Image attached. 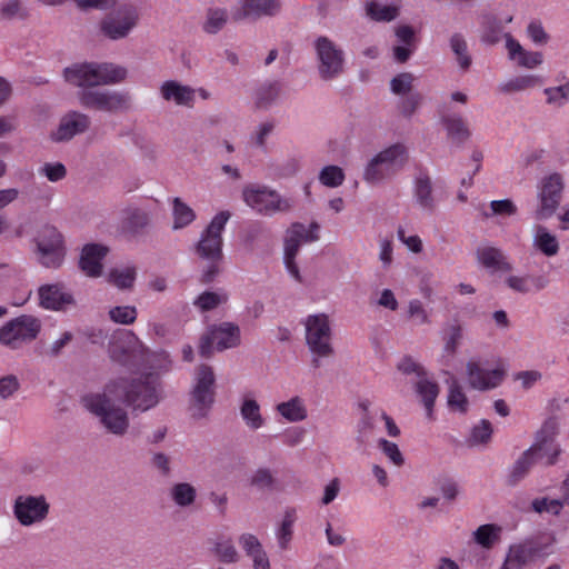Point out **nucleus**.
I'll return each instance as SVG.
<instances>
[{
  "label": "nucleus",
  "instance_id": "obj_1",
  "mask_svg": "<svg viewBox=\"0 0 569 569\" xmlns=\"http://www.w3.org/2000/svg\"><path fill=\"white\" fill-rule=\"evenodd\" d=\"M64 80L82 88L77 94L80 106L106 113H120L130 109L128 91L93 89L99 86L118 84L128 78V69L112 62H77L64 68Z\"/></svg>",
  "mask_w": 569,
  "mask_h": 569
},
{
  "label": "nucleus",
  "instance_id": "obj_2",
  "mask_svg": "<svg viewBox=\"0 0 569 569\" xmlns=\"http://www.w3.org/2000/svg\"><path fill=\"white\" fill-rule=\"evenodd\" d=\"M124 395L123 389L110 380L102 390L83 396L82 405L107 433L123 437L130 428Z\"/></svg>",
  "mask_w": 569,
  "mask_h": 569
},
{
  "label": "nucleus",
  "instance_id": "obj_3",
  "mask_svg": "<svg viewBox=\"0 0 569 569\" xmlns=\"http://www.w3.org/2000/svg\"><path fill=\"white\" fill-rule=\"evenodd\" d=\"M230 217L231 213L227 210L217 213L194 244V253L207 262L200 278L202 283L211 282L220 272L223 258L221 233Z\"/></svg>",
  "mask_w": 569,
  "mask_h": 569
},
{
  "label": "nucleus",
  "instance_id": "obj_4",
  "mask_svg": "<svg viewBox=\"0 0 569 569\" xmlns=\"http://www.w3.org/2000/svg\"><path fill=\"white\" fill-rule=\"evenodd\" d=\"M408 159V149L405 144H391L368 160L362 179L372 186L383 183L396 177L405 168Z\"/></svg>",
  "mask_w": 569,
  "mask_h": 569
},
{
  "label": "nucleus",
  "instance_id": "obj_5",
  "mask_svg": "<svg viewBox=\"0 0 569 569\" xmlns=\"http://www.w3.org/2000/svg\"><path fill=\"white\" fill-rule=\"evenodd\" d=\"M112 381L123 389L126 405L132 410L147 411L160 401V383L153 373L134 379L118 378Z\"/></svg>",
  "mask_w": 569,
  "mask_h": 569
},
{
  "label": "nucleus",
  "instance_id": "obj_6",
  "mask_svg": "<svg viewBox=\"0 0 569 569\" xmlns=\"http://www.w3.org/2000/svg\"><path fill=\"white\" fill-rule=\"evenodd\" d=\"M139 21L138 8L122 3L101 18L98 23L99 34L110 41L123 40L133 32Z\"/></svg>",
  "mask_w": 569,
  "mask_h": 569
},
{
  "label": "nucleus",
  "instance_id": "obj_7",
  "mask_svg": "<svg viewBox=\"0 0 569 569\" xmlns=\"http://www.w3.org/2000/svg\"><path fill=\"white\" fill-rule=\"evenodd\" d=\"M305 328L307 346L317 356L312 359V365L318 368L320 357L328 358L335 353L329 317L326 313L310 315L305 320Z\"/></svg>",
  "mask_w": 569,
  "mask_h": 569
},
{
  "label": "nucleus",
  "instance_id": "obj_8",
  "mask_svg": "<svg viewBox=\"0 0 569 569\" xmlns=\"http://www.w3.org/2000/svg\"><path fill=\"white\" fill-rule=\"evenodd\" d=\"M42 328L40 319L31 315H21L0 327V343L11 350L37 339Z\"/></svg>",
  "mask_w": 569,
  "mask_h": 569
},
{
  "label": "nucleus",
  "instance_id": "obj_9",
  "mask_svg": "<svg viewBox=\"0 0 569 569\" xmlns=\"http://www.w3.org/2000/svg\"><path fill=\"white\" fill-rule=\"evenodd\" d=\"M214 373L211 367L201 365L196 371V385L191 391L189 411L193 419L208 416L214 402Z\"/></svg>",
  "mask_w": 569,
  "mask_h": 569
},
{
  "label": "nucleus",
  "instance_id": "obj_10",
  "mask_svg": "<svg viewBox=\"0 0 569 569\" xmlns=\"http://www.w3.org/2000/svg\"><path fill=\"white\" fill-rule=\"evenodd\" d=\"M559 453V446L552 441L542 440L535 443L516 460L509 473L508 483L515 486L522 480L538 460L546 458V466L555 465Z\"/></svg>",
  "mask_w": 569,
  "mask_h": 569
},
{
  "label": "nucleus",
  "instance_id": "obj_11",
  "mask_svg": "<svg viewBox=\"0 0 569 569\" xmlns=\"http://www.w3.org/2000/svg\"><path fill=\"white\" fill-rule=\"evenodd\" d=\"M242 197L250 208L264 216L289 212L293 207L291 199L283 198L276 190L267 187H246Z\"/></svg>",
  "mask_w": 569,
  "mask_h": 569
},
{
  "label": "nucleus",
  "instance_id": "obj_12",
  "mask_svg": "<svg viewBox=\"0 0 569 569\" xmlns=\"http://www.w3.org/2000/svg\"><path fill=\"white\" fill-rule=\"evenodd\" d=\"M565 181L560 173L553 172L541 179L538 186V206L533 212L537 221H543L553 216L560 206Z\"/></svg>",
  "mask_w": 569,
  "mask_h": 569
},
{
  "label": "nucleus",
  "instance_id": "obj_13",
  "mask_svg": "<svg viewBox=\"0 0 569 569\" xmlns=\"http://www.w3.org/2000/svg\"><path fill=\"white\" fill-rule=\"evenodd\" d=\"M12 513L20 526L32 527L48 519L50 503L44 495H19L13 501Z\"/></svg>",
  "mask_w": 569,
  "mask_h": 569
},
{
  "label": "nucleus",
  "instance_id": "obj_14",
  "mask_svg": "<svg viewBox=\"0 0 569 569\" xmlns=\"http://www.w3.org/2000/svg\"><path fill=\"white\" fill-rule=\"evenodd\" d=\"M315 50L319 61L318 72L322 80H332L343 72L345 53L332 40L323 36L317 38Z\"/></svg>",
  "mask_w": 569,
  "mask_h": 569
},
{
  "label": "nucleus",
  "instance_id": "obj_15",
  "mask_svg": "<svg viewBox=\"0 0 569 569\" xmlns=\"http://www.w3.org/2000/svg\"><path fill=\"white\" fill-rule=\"evenodd\" d=\"M39 262L47 268L61 266L66 250L62 234L52 226H44L36 238Z\"/></svg>",
  "mask_w": 569,
  "mask_h": 569
},
{
  "label": "nucleus",
  "instance_id": "obj_16",
  "mask_svg": "<svg viewBox=\"0 0 569 569\" xmlns=\"http://www.w3.org/2000/svg\"><path fill=\"white\" fill-rule=\"evenodd\" d=\"M219 351L234 348L240 345V328L232 322H222L211 327L209 332L201 337L199 345V353L203 358L212 355V345Z\"/></svg>",
  "mask_w": 569,
  "mask_h": 569
},
{
  "label": "nucleus",
  "instance_id": "obj_17",
  "mask_svg": "<svg viewBox=\"0 0 569 569\" xmlns=\"http://www.w3.org/2000/svg\"><path fill=\"white\" fill-rule=\"evenodd\" d=\"M91 119L88 114L80 111H69L60 120L59 126L54 132H52V140L69 141L78 134H82L90 129Z\"/></svg>",
  "mask_w": 569,
  "mask_h": 569
},
{
  "label": "nucleus",
  "instance_id": "obj_18",
  "mask_svg": "<svg viewBox=\"0 0 569 569\" xmlns=\"http://www.w3.org/2000/svg\"><path fill=\"white\" fill-rule=\"evenodd\" d=\"M466 371L469 387L480 391L493 389L503 380L502 370H485L476 361H468Z\"/></svg>",
  "mask_w": 569,
  "mask_h": 569
},
{
  "label": "nucleus",
  "instance_id": "obj_19",
  "mask_svg": "<svg viewBox=\"0 0 569 569\" xmlns=\"http://www.w3.org/2000/svg\"><path fill=\"white\" fill-rule=\"evenodd\" d=\"M159 91L166 102H172L177 107L188 109L194 107L197 89L188 84H183L177 80H167L162 82Z\"/></svg>",
  "mask_w": 569,
  "mask_h": 569
},
{
  "label": "nucleus",
  "instance_id": "obj_20",
  "mask_svg": "<svg viewBox=\"0 0 569 569\" xmlns=\"http://www.w3.org/2000/svg\"><path fill=\"white\" fill-rule=\"evenodd\" d=\"M109 248L99 243H88L82 248L79 267L81 271L91 278L102 274V260L108 254Z\"/></svg>",
  "mask_w": 569,
  "mask_h": 569
},
{
  "label": "nucleus",
  "instance_id": "obj_21",
  "mask_svg": "<svg viewBox=\"0 0 569 569\" xmlns=\"http://www.w3.org/2000/svg\"><path fill=\"white\" fill-rule=\"evenodd\" d=\"M136 342L137 337L131 331H120L114 333L108 346V352L111 360L122 366H129Z\"/></svg>",
  "mask_w": 569,
  "mask_h": 569
},
{
  "label": "nucleus",
  "instance_id": "obj_22",
  "mask_svg": "<svg viewBox=\"0 0 569 569\" xmlns=\"http://www.w3.org/2000/svg\"><path fill=\"white\" fill-rule=\"evenodd\" d=\"M241 10L234 16L236 20H258L263 17H273L281 10L280 0H240Z\"/></svg>",
  "mask_w": 569,
  "mask_h": 569
},
{
  "label": "nucleus",
  "instance_id": "obj_23",
  "mask_svg": "<svg viewBox=\"0 0 569 569\" xmlns=\"http://www.w3.org/2000/svg\"><path fill=\"white\" fill-rule=\"evenodd\" d=\"M413 196L418 207L427 213H433L437 200L433 194L432 180L425 171H420L413 181Z\"/></svg>",
  "mask_w": 569,
  "mask_h": 569
},
{
  "label": "nucleus",
  "instance_id": "obj_24",
  "mask_svg": "<svg viewBox=\"0 0 569 569\" xmlns=\"http://www.w3.org/2000/svg\"><path fill=\"white\" fill-rule=\"evenodd\" d=\"M40 306L50 310H63L74 303L72 295L60 284H44L39 288Z\"/></svg>",
  "mask_w": 569,
  "mask_h": 569
},
{
  "label": "nucleus",
  "instance_id": "obj_25",
  "mask_svg": "<svg viewBox=\"0 0 569 569\" xmlns=\"http://www.w3.org/2000/svg\"><path fill=\"white\" fill-rule=\"evenodd\" d=\"M476 256L481 266L492 271L509 272L512 270L511 263L497 247L481 246L477 249Z\"/></svg>",
  "mask_w": 569,
  "mask_h": 569
},
{
  "label": "nucleus",
  "instance_id": "obj_26",
  "mask_svg": "<svg viewBox=\"0 0 569 569\" xmlns=\"http://www.w3.org/2000/svg\"><path fill=\"white\" fill-rule=\"evenodd\" d=\"M549 283L547 277L542 274L509 276L506 284L513 291L519 293H529L530 291L543 290Z\"/></svg>",
  "mask_w": 569,
  "mask_h": 569
},
{
  "label": "nucleus",
  "instance_id": "obj_27",
  "mask_svg": "<svg viewBox=\"0 0 569 569\" xmlns=\"http://www.w3.org/2000/svg\"><path fill=\"white\" fill-rule=\"evenodd\" d=\"M413 387L425 406L427 416L432 418L435 401L440 392L439 385L436 381L430 380L428 378V373H426V376H422V378H419L415 382Z\"/></svg>",
  "mask_w": 569,
  "mask_h": 569
},
{
  "label": "nucleus",
  "instance_id": "obj_28",
  "mask_svg": "<svg viewBox=\"0 0 569 569\" xmlns=\"http://www.w3.org/2000/svg\"><path fill=\"white\" fill-rule=\"evenodd\" d=\"M539 555V549L532 542L513 545L507 553L508 563H513L518 569L532 563Z\"/></svg>",
  "mask_w": 569,
  "mask_h": 569
},
{
  "label": "nucleus",
  "instance_id": "obj_29",
  "mask_svg": "<svg viewBox=\"0 0 569 569\" xmlns=\"http://www.w3.org/2000/svg\"><path fill=\"white\" fill-rule=\"evenodd\" d=\"M150 222L149 213L140 208L128 207L122 212V229L129 233L136 234L148 227Z\"/></svg>",
  "mask_w": 569,
  "mask_h": 569
},
{
  "label": "nucleus",
  "instance_id": "obj_30",
  "mask_svg": "<svg viewBox=\"0 0 569 569\" xmlns=\"http://www.w3.org/2000/svg\"><path fill=\"white\" fill-rule=\"evenodd\" d=\"M281 93L279 81H268L259 86L254 91V107L259 110L269 109Z\"/></svg>",
  "mask_w": 569,
  "mask_h": 569
},
{
  "label": "nucleus",
  "instance_id": "obj_31",
  "mask_svg": "<svg viewBox=\"0 0 569 569\" xmlns=\"http://www.w3.org/2000/svg\"><path fill=\"white\" fill-rule=\"evenodd\" d=\"M533 247L547 257H553L559 251V242L548 229L541 224L533 227Z\"/></svg>",
  "mask_w": 569,
  "mask_h": 569
},
{
  "label": "nucleus",
  "instance_id": "obj_32",
  "mask_svg": "<svg viewBox=\"0 0 569 569\" xmlns=\"http://www.w3.org/2000/svg\"><path fill=\"white\" fill-rule=\"evenodd\" d=\"M448 136L458 143H463L470 138V130L459 114H447L441 118Z\"/></svg>",
  "mask_w": 569,
  "mask_h": 569
},
{
  "label": "nucleus",
  "instance_id": "obj_33",
  "mask_svg": "<svg viewBox=\"0 0 569 569\" xmlns=\"http://www.w3.org/2000/svg\"><path fill=\"white\" fill-rule=\"evenodd\" d=\"M278 413L290 422H299L307 418V409L299 397H293L276 407Z\"/></svg>",
  "mask_w": 569,
  "mask_h": 569
},
{
  "label": "nucleus",
  "instance_id": "obj_34",
  "mask_svg": "<svg viewBox=\"0 0 569 569\" xmlns=\"http://www.w3.org/2000/svg\"><path fill=\"white\" fill-rule=\"evenodd\" d=\"M240 415L246 426L251 430H258L264 425V419L260 412L259 403L252 398H244L240 406Z\"/></svg>",
  "mask_w": 569,
  "mask_h": 569
},
{
  "label": "nucleus",
  "instance_id": "obj_35",
  "mask_svg": "<svg viewBox=\"0 0 569 569\" xmlns=\"http://www.w3.org/2000/svg\"><path fill=\"white\" fill-rule=\"evenodd\" d=\"M449 46L456 57V61L462 71L469 70L472 58L468 51V44L461 33H453L449 39Z\"/></svg>",
  "mask_w": 569,
  "mask_h": 569
},
{
  "label": "nucleus",
  "instance_id": "obj_36",
  "mask_svg": "<svg viewBox=\"0 0 569 569\" xmlns=\"http://www.w3.org/2000/svg\"><path fill=\"white\" fill-rule=\"evenodd\" d=\"M171 500L180 508H187L196 501L197 490L189 482H178L169 490Z\"/></svg>",
  "mask_w": 569,
  "mask_h": 569
},
{
  "label": "nucleus",
  "instance_id": "obj_37",
  "mask_svg": "<svg viewBox=\"0 0 569 569\" xmlns=\"http://www.w3.org/2000/svg\"><path fill=\"white\" fill-rule=\"evenodd\" d=\"M296 519L295 509H287L284 511L282 521L276 532L278 546L281 550H287L289 548L293 536V523Z\"/></svg>",
  "mask_w": 569,
  "mask_h": 569
},
{
  "label": "nucleus",
  "instance_id": "obj_38",
  "mask_svg": "<svg viewBox=\"0 0 569 569\" xmlns=\"http://www.w3.org/2000/svg\"><path fill=\"white\" fill-rule=\"evenodd\" d=\"M137 277L136 267L114 268L110 270L109 282L121 290L132 289Z\"/></svg>",
  "mask_w": 569,
  "mask_h": 569
},
{
  "label": "nucleus",
  "instance_id": "obj_39",
  "mask_svg": "<svg viewBox=\"0 0 569 569\" xmlns=\"http://www.w3.org/2000/svg\"><path fill=\"white\" fill-rule=\"evenodd\" d=\"M227 21V10L220 8L208 9L202 23V30L208 34H216L224 28Z\"/></svg>",
  "mask_w": 569,
  "mask_h": 569
},
{
  "label": "nucleus",
  "instance_id": "obj_40",
  "mask_svg": "<svg viewBox=\"0 0 569 569\" xmlns=\"http://www.w3.org/2000/svg\"><path fill=\"white\" fill-rule=\"evenodd\" d=\"M448 406L452 411H458L460 413H466L468 411V398L456 378H451L449 380Z\"/></svg>",
  "mask_w": 569,
  "mask_h": 569
},
{
  "label": "nucleus",
  "instance_id": "obj_41",
  "mask_svg": "<svg viewBox=\"0 0 569 569\" xmlns=\"http://www.w3.org/2000/svg\"><path fill=\"white\" fill-rule=\"evenodd\" d=\"M483 32L481 40L488 44H496L500 41L503 31L502 22L495 16L487 14L482 19Z\"/></svg>",
  "mask_w": 569,
  "mask_h": 569
},
{
  "label": "nucleus",
  "instance_id": "obj_42",
  "mask_svg": "<svg viewBox=\"0 0 569 569\" xmlns=\"http://www.w3.org/2000/svg\"><path fill=\"white\" fill-rule=\"evenodd\" d=\"M501 528L493 523L478 527L473 532L475 541L483 548L490 549L500 540Z\"/></svg>",
  "mask_w": 569,
  "mask_h": 569
},
{
  "label": "nucleus",
  "instance_id": "obj_43",
  "mask_svg": "<svg viewBox=\"0 0 569 569\" xmlns=\"http://www.w3.org/2000/svg\"><path fill=\"white\" fill-rule=\"evenodd\" d=\"M173 229H182L196 219L194 211L180 198L173 199Z\"/></svg>",
  "mask_w": 569,
  "mask_h": 569
},
{
  "label": "nucleus",
  "instance_id": "obj_44",
  "mask_svg": "<svg viewBox=\"0 0 569 569\" xmlns=\"http://www.w3.org/2000/svg\"><path fill=\"white\" fill-rule=\"evenodd\" d=\"M542 83V79L538 76L528 74L520 76L515 79L509 80L506 83H502L499 89L505 93H512L516 91H522L529 88H533Z\"/></svg>",
  "mask_w": 569,
  "mask_h": 569
},
{
  "label": "nucleus",
  "instance_id": "obj_45",
  "mask_svg": "<svg viewBox=\"0 0 569 569\" xmlns=\"http://www.w3.org/2000/svg\"><path fill=\"white\" fill-rule=\"evenodd\" d=\"M490 211H483L482 217L489 219L492 217H511L518 212V208L510 199L492 200L489 203Z\"/></svg>",
  "mask_w": 569,
  "mask_h": 569
},
{
  "label": "nucleus",
  "instance_id": "obj_46",
  "mask_svg": "<svg viewBox=\"0 0 569 569\" xmlns=\"http://www.w3.org/2000/svg\"><path fill=\"white\" fill-rule=\"evenodd\" d=\"M28 17V11L23 6L22 0H4L0 3V19L10 21L13 19H24Z\"/></svg>",
  "mask_w": 569,
  "mask_h": 569
},
{
  "label": "nucleus",
  "instance_id": "obj_47",
  "mask_svg": "<svg viewBox=\"0 0 569 569\" xmlns=\"http://www.w3.org/2000/svg\"><path fill=\"white\" fill-rule=\"evenodd\" d=\"M367 14L376 21H391L398 16V7L386 6L376 1L367 4Z\"/></svg>",
  "mask_w": 569,
  "mask_h": 569
},
{
  "label": "nucleus",
  "instance_id": "obj_48",
  "mask_svg": "<svg viewBox=\"0 0 569 569\" xmlns=\"http://www.w3.org/2000/svg\"><path fill=\"white\" fill-rule=\"evenodd\" d=\"M227 301L228 295L224 292L204 291L194 300L193 305L201 311H210Z\"/></svg>",
  "mask_w": 569,
  "mask_h": 569
},
{
  "label": "nucleus",
  "instance_id": "obj_49",
  "mask_svg": "<svg viewBox=\"0 0 569 569\" xmlns=\"http://www.w3.org/2000/svg\"><path fill=\"white\" fill-rule=\"evenodd\" d=\"M462 338V327L461 325L455 320L451 323H448L445 328V351L449 355H455L460 340Z\"/></svg>",
  "mask_w": 569,
  "mask_h": 569
},
{
  "label": "nucleus",
  "instance_id": "obj_50",
  "mask_svg": "<svg viewBox=\"0 0 569 569\" xmlns=\"http://www.w3.org/2000/svg\"><path fill=\"white\" fill-rule=\"evenodd\" d=\"M407 316L408 319L412 321L416 326H425L431 323L428 310L425 308L423 303L418 299L409 301Z\"/></svg>",
  "mask_w": 569,
  "mask_h": 569
},
{
  "label": "nucleus",
  "instance_id": "obj_51",
  "mask_svg": "<svg viewBox=\"0 0 569 569\" xmlns=\"http://www.w3.org/2000/svg\"><path fill=\"white\" fill-rule=\"evenodd\" d=\"M109 318L116 323L131 325L136 321L138 311L134 306H116L109 310Z\"/></svg>",
  "mask_w": 569,
  "mask_h": 569
},
{
  "label": "nucleus",
  "instance_id": "obj_52",
  "mask_svg": "<svg viewBox=\"0 0 569 569\" xmlns=\"http://www.w3.org/2000/svg\"><path fill=\"white\" fill-rule=\"evenodd\" d=\"M213 552L219 561L223 563H236L240 558L239 552L230 539L217 542L214 545Z\"/></svg>",
  "mask_w": 569,
  "mask_h": 569
},
{
  "label": "nucleus",
  "instance_id": "obj_53",
  "mask_svg": "<svg viewBox=\"0 0 569 569\" xmlns=\"http://www.w3.org/2000/svg\"><path fill=\"white\" fill-rule=\"evenodd\" d=\"M319 180L326 187L336 188L343 183L345 173L338 166H327L320 171Z\"/></svg>",
  "mask_w": 569,
  "mask_h": 569
},
{
  "label": "nucleus",
  "instance_id": "obj_54",
  "mask_svg": "<svg viewBox=\"0 0 569 569\" xmlns=\"http://www.w3.org/2000/svg\"><path fill=\"white\" fill-rule=\"evenodd\" d=\"M415 79L410 72L399 73L391 79L390 89L397 96L410 94Z\"/></svg>",
  "mask_w": 569,
  "mask_h": 569
},
{
  "label": "nucleus",
  "instance_id": "obj_55",
  "mask_svg": "<svg viewBox=\"0 0 569 569\" xmlns=\"http://www.w3.org/2000/svg\"><path fill=\"white\" fill-rule=\"evenodd\" d=\"M39 174L46 177L50 182H58L67 177V168L61 162H46L39 169Z\"/></svg>",
  "mask_w": 569,
  "mask_h": 569
},
{
  "label": "nucleus",
  "instance_id": "obj_56",
  "mask_svg": "<svg viewBox=\"0 0 569 569\" xmlns=\"http://www.w3.org/2000/svg\"><path fill=\"white\" fill-rule=\"evenodd\" d=\"M286 238L293 239L301 246L303 242H313L318 240L319 237L316 233L308 232L303 223L295 222L287 230Z\"/></svg>",
  "mask_w": 569,
  "mask_h": 569
},
{
  "label": "nucleus",
  "instance_id": "obj_57",
  "mask_svg": "<svg viewBox=\"0 0 569 569\" xmlns=\"http://www.w3.org/2000/svg\"><path fill=\"white\" fill-rule=\"evenodd\" d=\"M397 369L406 376L415 375L417 380L427 373L425 367L410 356H406L400 359L397 363Z\"/></svg>",
  "mask_w": 569,
  "mask_h": 569
},
{
  "label": "nucleus",
  "instance_id": "obj_58",
  "mask_svg": "<svg viewBox=\"0 0 569 569\" xmlns=\"http://www.w3.org/2000/svg\"><path fill=\"white\" fill-rule=\"evenodd\" d=\"M492 427L488 420H481V422L473 427L471 431L470 442L472 445L487 443L491 439Z\"/></svg>",
  "mask_w": 569,
  "mask_h": 569
},
{
  "label": "nucleus",
  "instance_id": "obj_59",
  "mask_svg": "<svg viewBox=\"0 0 569 569\" xmlns=\"http://www.w3.org/2000/svg\"><path fill=\"white\" fill-rule=\"evenodd\" d=\"M547 102L561 106L569 99V83L545 89Z\"/></svg>",
  "mask_w": 569,
  "mask_h": 569
},
{
  "label": "nucleus",
  "instance_id": "obj_60",
  "mask_svg": "<svg viewBox=\"0 0 569 569\" xmlns=\"http://www.w3.org/2000/svg\"><path fill=\"white\" fill-rule=\"evenodd\" d=\"M378 446L393 465L401 467L405 463V458L395 442L380 439Z\"/></svg>",
  "mask_w": 569,
  "mask_h": 569
},
{
  "label": "nucleus",
  "instance_id": "obj_61",
  "mask_svg": "<svg viewBox=\"0 0 569 569\" xmlns=\"http://www.w3.org/2000/svg\"><path fill=\"white\" fill-rule=\"evenodd\" d=\"M238 542L247 557L263 548L258 537L249 532L240 535Z\"/></svg>",
  "mask_w": 569,
  "mask_h": 569
},
{
  "label": "nucleus",
  "instance_id": "obj_62",
  "mask_svg": "<svg viewBox=\"0 0 569 569\" xmlns=\"http://www.w3.org/2000/svg\"><path fill=\"white\" fill-rule=\"evenodd\" d=\"M251 483L259 489L272 488L274 485V477L270 469L260 468L252 476Z\"/></svg>",
  "mask_w": 569,
  "mask_h": 569
},
{
  "label": "nucleus",
  "instance_id": "obj_63",
  "mask_svg": "<svg viewBox=\"0 0 569 569\" xmlns=\"http://www.w3.org/2000/svg\"><path fill=\"white\" fill-rule=\"evenodd\" d=\"M20 388L18 378L13 375H8L0 378V397L6 400L13 396Z\"/></svg>",
  "mask_w": 569,
  "mask_h": 569
},
{
  "label": "nucleus",
  "instance_id": "obj_64",
  "mask_svg": "<svg viewBox=\"0 0 569 569\" xmlns=\"http://www.w3.org/2000/svg\"><path fill=\"white\" fill-rule=\"evenodd\" d=\"M516 62L520 67L532 69L542 63V53L525 50L523 52H520V56L516 59Z\"/></svg>",
  "mask_w": 569,
  "mask_h": 569
}]
</instances>
